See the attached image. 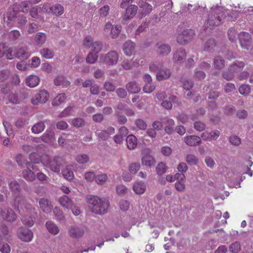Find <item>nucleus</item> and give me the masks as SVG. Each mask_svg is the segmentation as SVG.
I'll use <instances>...</instances> for the list:
<instances>
[{"instance_id": "f257e3e1", "label": "nucleus", "mask_w": 253, "mask_h": 253, "mask_svg": "<svg viewBox=\"0 0 253 253\" xmlns=\"http://www.w3.org/2000/svg\"><path fill=\"white\" fill-rule=\"evenodd\" d=\"M8 185L15 197L14 201L12 204V207L22 215L25 213L31 215L35 213V208L28 203L25 197L20 194L21 188L19 183L15 180H11Z\"/></svg>"}, {"instance_id": "f03ea898", "label": "nucleus", "mask_w": 253, "mask_h": 253, "mask_svg": "<svg viewBox=\"0 0 253 253\" xmlns=\"http://www.w3.org/2000/svg\"><path fill=\"white\" fill-rule=\"evenodd\" d=\"M86 202L90 211L96 214L103 215L107 213L110 207V203L106 198H100L96 196H89L86 198Z\"/></svg>"}, {"instance_id": "7ed1b4c3", "label": "nucleus", "mask_w": 253, "mask_h": 253, "mask_svg": "<svg viewBox=\"0 0 253 253\" xmlns=\"http://www.w3.org/2000/svg\"><path fill=\"white\" fill-rule=\"evenodd\" d=\"M19 5L15 4L12 9H9L6 15L4 17V21L7 26L12 27L16 24L18 27L24 26L26 22V18L23 14H21L17 10Z\"/></svg>"}, {"instance_id": "20e7f679", "label": "nucleus", "mask_w": 253, "mask_h": 253, "mask_svg": "<svg viewBox=\"0 0 253 253\" xmlns=\"http://www.w3.org/2000/svg\"><path fill=\"white\" fill-rule=\"evenodd\" d=\"M42 164L50 170L56 173H59L65 165L64 161L61 157L55 156L51 159L49 155L45 154L42 155Z\"/></svg>"}, {"instance_id": "39448f33", "label": "nucleus", "mask_w": 253, "mask_h": 253, "mask_svg": "<svg viewBox=\"0 0 253 253\" xmlns=\"http://www.w3.org/2000/svg\"><path fill=\"white\" fill-rule=\"evenodd\" d=\"M225 17L222 8L220 7L212 8L209 14L207 24L210 26H218Z\"/></svg>"}, {"instance_id": "423d86ee", "label": "nucleus", "mask_w": 253, "mask_h": 253, "mask_svg": "<svg viewBox=\"0 0 253 253\" xmlns=\"http://www.w3.org/2000/svg\"><path fill=\"white\" fill-rule=\"evenodd\" d=\"M119 58L118 53L116 51L112 50L106 54L100 55L99 61L107 66H112L118 63Z\"/></svg>"}, {"instance_id": "0eeeda50", "label": "nucleus", "mask_w": 253, "mask_h": 253, "mask_svg": "<svg viewBox=\"0 0 253 253\" xmlns=\"http://www.w3.org/2000/svg\"><path fill=\"white\" fill-rule=\"evenodd\" d=\"M26 169L22 171L23 177L28 181H33L36 179V175L34 172L31 169L35 171L39 170L37 167L32 164V163L27 162L26 163Z\"/></svg>"}, {"instance_id": "6e6552de", "label": "nucleus", "mask_w": 253, "mask_h": 253, "mask_svg": "<svg viewBox=\"0 0 253 253\" xmlns=\"http://www.w3.org/2000/svg\"><path fill=\"white\" fill-rule=\"evenodd\" d=\"M49 98V93L46 89H41L33 97L31 102L34 105L44 104Z\"/></svg>"}, {"instance_id": "1a4fd4ad", "label": "nucleus", "mask_w": 253, "mask_h": 253, "mask_svg": "<svg viewBox=\"0 0 253 253\" xmlns=\"http://www.w3.org/2000/svg\"><path fill=\"white\" fill-rule=\"evenodd\" d=\"M194 36L193 30H184L179 33L177 37V42L180 44H185L190 41Z\"/></svg>"}, {"instance_id": "9d476101", "label": "nucleus", "mask_w": 253, "mask_h": 253, "mask_svg": "<svg viewBox=\"0 0 253 253\" xmlns=\"http://www.w3.org/2000/svg\"><path fill=\"white\" fill-rule=\"evenodd\" d=\"M17 235L19 239L26 242H31L33 238V232L23 227H20L17 229Z\"/></svg>"}, {"instance_id": "9b49d317", "label": "nucleus", "mask_w": 253, "mask_h": 253, "mask_svg": "<svg viewBox=\"0 0 253 253\" xmlns=\"http://www.w3.org/2000/svg\"><path fill=\"white\" fill-rule=\"evenodd\" d=\"M154 50L158 55L165 56L170 53L171 48L169 44L160 42L156 44Z\"/></svg>"}, {"instance_id": "f8f14e48", "label": "nucleus", "mask_w": 253, "mask_h": 253, "mask_svg": "<svg viewBox=\"0 0 253 253\" xmlns=\"http://www.w3.org/2000/svg\"><path fill=\"white\" fill-rule=\"evenodd\" d=\"M0 216L3 219L9 222H13L17 219L16 214L9 208H4L3 210L0 209Z\"/></svg>"}, {"instance_id": "ddd939ff", "label": "nucleus", "mask_w": 253, "mask_h": 253, "mask_svg": "<svg viewBox=\"0 0 253 253\" xmlns=\"http://www.w3.org/2000/svg\"><path fill=\"white\" fill-rule=\"evenodd\" d=\"M115 132V128L109 126L106 130H97L95 132L98 140L106 141L108 140L111 135L113 134Z\"/></svg>"}, {"instance_id": "4468645a", "label": "nucleus", "mask_w": 253, "mask_h": 253, "mask_svg": "<svg viewBox=\"0 0 253 253\" xmlns=\"http://www.w3.org/2000/svg\"><path fill=\"white\" fill-rule=\"evenodd\" d=\"M84 233V227L78 225H72L69 228V234L73 238L78 239L82 237Z\"/></svg>"}, {"instance_id": "2eb2a0df", "label": "nucleus", "mask_w": 253, "mask_h": 253, "mask_svg": "<svg viewBox=\"0 0 253 253\" xmlns=\"http://www.w3.org/2000/svg\"><path fill=\"white\" fill-rule=\"evenodd\" d=\"M239 39L242 48L249 50L251 46V35L246 32H242L239 35Z\"/></svg>"}, {"instance_id": "dca6fc26", "label": "nucleus", "mask_w": 253, "mask_h": 253, "mask_svg": "<svg viewBox=\"0 0 253 253\" xmlns=\"http://www.w3.org/2000/svg\"><path fill=\"white\" fill-rule=\"evenodd\" d=\"M31 52L27 46L16 47L15 57L20 59H27L31 56Z\"/></svg>"}, {"instance_id": "f3484780", "label": "nucleus", "mask_w": 253, "mask_h": 253, "mask_svg": "<svg viewBox=\"0 0 253 253\" xmlns=\"http://www.w3.org/2000/svg\"><path fill=\"white\" fill-rule=\"evenodd\" d=\"M168 98L169 100H163L161 102V105L165 109L169 110L172 108V103L174 104L178 103V99L176 96L173 94H169Z\"/></svg>"}, {"instance_id": "a211bd4d", "label": "nucleus", "mask_w": 253, "mask_h": 253, "mask_svg": "<svg viewBox=\"0 0 253 253\" xmlns=\"http://www.w3.org/2000/svg\"><path fill=\"white\" fill-rule=\"evenodd\" d=\"M138 7L134 4L128 6L126 10L125 13L123 15V19L125 21L132 18L136 14Z\"/></svg>"}, {"instance_id": "6ab92c4d", "label": "nucleus", "mask_w": 253, "mask_h": 253, "mask_svg": "<svg viewBox=\"0 0 253 253\" xmlns=\"http://www.w3.org/2000/svg\"><path fill=\"white\" fill-rule=\"evenodd\" d=\"M92 51L96 54H98L101 51H106L109 49V45L103 44L100 41H95L93 42L92 46Z\"/></svg>"}, {"instance_id": "aec40b11", "label": "nucleus", "mask_w": 253, "mask_h": 253, "mask_svg": "<svg viewBox=\"0 0 253 253\" xmlns=\"http://www.w3.org/2000/svg\"><path fill=\"white\" fill-rule=\"evenodd\" d=\"M47 40V35L43 32L37 33L33 39L34 45L42 46Z\"/></svg>"}, {"instance_id": "412c9836", "label": "nucleus", "mask_w": 253, "mask_h": 253, "mask_svg": "<svg viewBox=\"0 0 253 253\" xmlns=\"http://www.w3.org/2000/svg\"><path fill=\"white\" fill-rule=\"evenodd\" d=\"M186 56L185 50L183 48L178 49L173 54V60L174 62L181 63Z\"/></svg>"}, {"instance_id": "4be33fe9", "label": "nucleus", "mask_w": 253, "mask_h": 253, "mask_svg": "<svg viewBox=\"0 0 253 253\" xmlns=\"http://www.w3.org/2000/svg\"><path fill=\"white\" fill-rule=\"evenodd\" d=\"M184 141L188 146H194L201 144V138L196 135H190L184 137Z\"/></svg>"}, {"instance_id": "5701e85b", "label": "nucleus", "mask_w": 253, "mask_h": 253, "mask_svg": "<svg viewBox=\"0 0 253 253\" xmlns=\"http://www.w3.org/2000/svg\"><path fill=\"white\" fill-rule=\"evenodd\" d=\"M39 203L40 208L43 212L48 213L51 211L53 209V206L47 199L42 198L40 199Z\"/></svg>"}, {"instance_id": "b1692460", "label": "nucleus", "mask_w": 253, "mask_h": 253, "mask_svg": "<svg viewBox=\"0 0 253 253\" xmlns=\"http://www.w3.org/2000/svg\"><path fill=\"white\" fill-rule=\"evenodd\" d=\"M138 5L141 9V14L142 16L148 15L152 10V6L143 0L139 1Z\"/></svg>"}, {"instance_id": "393cba45", "label": "nucleus", "mask_w": 253, "mask_h": 253, "mask_svg": "<svg viewBox=\"0 0 253 253\" xmlns=\"http://www.w3.org/2000/svg\"><path fill=\"white\" fill-rule=\"evenodd\" d=\"M135 43L130 41H126L123 45V50L125 54L128 56L134 53Z\"/></svg>"}, {"instance_id": "a878e982", "label": "nucleus", "mask_w": 253, "mask_h": 253, "mask_svg": "<svg viewBox=\"0 0 253 253\" xmlns=\"http://www.w3.org/2000/svg\"><path fill=\"white\" fill-rule=\"evenodd\" d=\"M58 202L62 207L68 210L73 206L74 203V201L66 195L61 196L58 199Z\"/></svg>"}, {"instance_id": "bb28decb", "label": "nucleus", "mask_w": 253, "mask_h": 253, "mask_svg": "<svg viewBox=\"0 0 253 253\" xmlns=\"http://www.w3.org/2000/svg\"><path fill=\"white\" fill-rule=\"evenodd\" d=\"M128 92L131 94L137 93L141 90L140 86L135 81H131L128 83L126 86Z\"/></svg>"}, {"instance_id": "cd10ccee", "label": "nucleus", "mask_w": 253, "mask_h": 253, "mask_svg": "<svg viewBox=\"0 0 253 253\" xmlns=\"http://www.w3.org/2000/svg\"><path fill=\"white\" fill-rule=\"evenodd\" d=\"M171 73L169 69L163 68L160 69L157 73L156 78L157 80L162 81L168 79L170 76Z\"/></svg>"}, {"instance_id": "c85d7f7f", "label": "nucleus", "mask_w": 253, "mask_h": 253, "mask_svg": "<svg viewBox=\"0 0 253 253\" xmlns=\"http://www.w3.org/2000/svg\"><path fill=\"white\" fill-rule=\"evenodd\" d=\"M142 165L151 167L155 164V160L153 157L149 154H145L141 158Z\"/></svg>"}, {"instance_id": "c756f323", "label": "nucleus", "mask_w": 253, "mask_h": 253, "mask_svg": "<svg viewBox=\"0 0 253 253\" xmlns=\"http://www.w3.org/2000/svg\"><path fill=\"white\" fill-rule=\"evenodd\" d=\"M40 78L36 75H30L26 80V84L30 87H34L39 84Z\"/></svg>"}, {"instance_id": "7c9ffc66", "label": "nucleus", "mask_w": 253, "mask_h": 253, "mask_svg": "<svg viewBox=\"0 0 253 253\" xmlns=\"http://www.w3.org/2000/svg\"><path fill=\"white\" fill-rule=\"evenodd\" d=\"M245 64L243 61H236L229 66V69L234 74L238 73L242 71L244 68Z\"/></svg>"}, {"instance_id": "2f4dec72", "label": "nucleus", "mask_w": 253, "mask_h": 253, "mask_svg": "<svg viewBox=\"0 0 253 253\" xmlns=\"http://www.w3.org/2000/svg\"><path fill=\"white\" fill-rule=\"evenodd\" d=\"M137 138L134 135L131 134L127 136L126 138L127 148L129 150L134 149L137 146Z\"/></svg>"}, {"instance_id": "473e14b6", "label": "nucleus", "mask_w": 253, "mask_h": 253, "mask_svg": "<svg viewBox=\"0 0 253 253\" xmlns=\"http://www.w3.org/2000/svg\"><path fill=\"white\" fill-rule=\"evenodd\" d=\"M40 53L41 56L46 59H51L54 56V52L52 49L48 47H44L40 50Z\"/></svg>"}, {"instance_id": "72a5a7b5", "label": "nucleus", "mask_w": 253, "mask_h": 253, "mask_svg": "<svg viewBox=\"0 0 253 253\" xmlns=\"http://www.w3.org/2000/svg\"><path fill=\"white\" fill-rule=\"evenodd\" d=\"M54 83L55 85L57 86H62L63 87H68L70 84V82L62 76H58L55 78L54 80Z\"/></svg>"}, {"instance_id": "f704fd0d", "label": "nucleus", "mask_w": 253, "mask_h": 253, "mask_svg": "<svg viewBox=\"0 0 253 253\" xmlns=\"http://www.w3.org/2000/svg\"><path fill=\"white\" fill-rule=\"evenodd\" d=\"M132 189L136 194H142L146 190V185L141 181L136 182L133 184Z\"/></svg>"}, {"instance_id": "c9c22d12", "label": "nucleus", "mask_w": 253, "mask_h": 253, "mask_svg": "<svg viewBox=\"0 0 253 253\" xmlns=\"http://www.w3.org/2000/svg\"><path fill=\"white\" fill-rule=\"evenodd\" d=\"M54 136V132L50 129H47L41 136V139L44 142L49 143L52 142Z\"/></svg>"}, {"instance_id": "e433bc0d", "label": "nucleus", "mask_w": 253, "mask_h": 253, "mask_svg": "<svg viewBox=\"0 0 253 253\" xmlns=\"http://www.w3.org/2000/svg\"><path fill=\"white\" fill-rule=\"evenodd\" d=\"M45 127L44 122L40 121L36 123L31 128V131L35 134H39L43 131Z\"/></svg>"}, {"instance_id": "4c0bfd02", "label": "nucleus", "mask_w": 253, "mask_h": 253, "mask_svg": "<svg viewBox=\"0 0 253 253\" xmlns=\"http://www.w3.org/2000/svg\"><path fill=\"white\" fill-rule=\"evenodd\" d=\"M8 99L10 103L13 104H19L21 102V98L18 92H11L8 96Z\"/></svg>"}, {"instance_id": "58836bf2", "label": "nucleus", "mask_w": 253, "mask_h": 253, "mask_svg": "<svg viewBox=\"0 0 253 253\" xmlns=\"http://www.w3.org/2000/svg\"><path fill=\"white\" fill-rule=\"evenodd\" d=\"M213 65L215 69L220 70L225 66V61L220 56H217L213 59Z\"/></svg>"}, {"instance_id": "ea45409f", "label": "nucleus", "mask_w": 253, "mask_h": 253, "mask_svg": "<svg viewBox=\"0 0 253 253\" xmlns=\"http://www.w3.org/2000/svg\"><path fill=\"white\" fill-rule=\"evenodd\" d=\"M166 122H164L166 126L165 127V131L167 134H171L173 132V126L175 123L173 120L170 118H166Z\"/></svg>"}, {"instance_id": "a19ab883", "label": "nucleus", "mask_w": 253, "mask_h": 253, "mask_svg": "<svg viewBox=\"0 0 253 253\" xmlns=\"http://www.w3.org/2000/svg\"><path fill=\"white\" fill-rule=\"evenodd\" d=\"M66 97V95L64 93L59 94L52 100V105L54 106H59L61 103L64 102Z\"/></svg>"}, {"instance_id": "79ce46f5", "label": "nucleus", "mask_w": 253, "mask_h": 253, "mask_svg": "<svg viewBox=\"0 0 253 253\" xmlns=\"http://www.w3.org/2000/svg\"><path fill=\"white\" fill-rule=\"evenodd\" d=\"M46 227L49 232L53 235H56L59 232L58 226L51 221H47L46 223Z\"/></svg>"}, {"instance_id": "37998d69", "label": "nucleus", "mask_w": 253, "mask_h": 253, "mask_svg": "<svg viewBox=\"0 0 253 253\" xmlns=\"http://www.w3.org/2000/svg\"><path fill=\"white\" fill-rule=\"evenodd\" d=\"M71 125L76 128L83 127L85 125L84 119L77 117L72 120Z\"/></svg>"}, {"instance_id": "c03bdc74", "label": "nucleus", "mask_w": 253, "mask_h": 253, "mask_svg": "<svg viewBox=\"0 0 253 253\" xmlns=\"http://www.w3.org/2000/svg\"><path fill=\"white\" fill-rule=\"evenodd\" d=\"M64 13V7L61 4H55L51 6V13L59 16Z\"/></svg>"}, {"instance_id": "a18cd8bd", "label": "nucleus", "mask_w": 253, "mask_h": 253, "mask_svg": "<svg viewBox=\"0 0 253 253\" xmlns=\"http://www.w3.org/2000/svg\"><path fill=\"white\" fill-rule=\"evenodd\" d=\"M216 45L215 41L213 39L208 40L205 44L204 49L206 51H212Z\"/></svg>"}, {"instance_id": "49530a36", "label": "nucleus", "mask_w": 253, "mask_h": 253, "mask_svg": "<svg viewBox=\"0 0 253 253\" xmlns=\"http://www.w3.org/2000/svg\"><path fill=\"white\" fill-rule=\"evenodd\" d=\"M31 163L35 165L36 164L42 163V156L40 157L37 153H32L30 154L29 157Z\"/></svg>"}, {"instance_id": "de8ad7c7", "label": "nucleus", "mask_w": 253, "mask_h": 253, "mask_svg": "<svg viewBox=\"0 0 253 253\" xmlns=\"http://www.w3.org/2000/svg\"><path fill=\"white\" fill-rule=\"evenodd\" d=\"M76 161L80 164L87 163L89 161V156L85 154H80L76 157Z\"/></svg>"}, {"instance_id": "09e8293b", "label": "nucleus", "mask_w": 253, "mask_h": 253, "mask_svg": "<svg viewBox=\"0 0 253 253\" xmlns=\"http://www.w3.org/2000/svg\"><path fill=\"white\" fill-rule=\"evenodd\" d=\"M199 159L193 154H187L186 156V161L189 165H197Z\"/></svg>"}, {"instance_id": "8fccbe9b", "label": "nucleus", "mask_w": 253, "mask_h": 253, "mask_svg": "<svg viewBox=\"0 0 253 253\" xmlns=\"http://www.w3.org/2000/svg\"><path fill=\"white\" fill-rule=\"evenodd\" d=\"M15 51L16 47H10L7 46V48L5 52L6 58L8 60H12L15 57Z\"/></svg>"}, {"instance_id": "3c124183", "label": "nucleus", "mask_w": 253, "mask_h": 253, "mask_svg": "<svg viewBox=\"0 0 253 253\" xmlns=\"http://www.w3.org/2000/svg\"><path fill=\"white\" fill-rule=\"evenodd\" d=\"M62 173L63 177L67 180H70L74 178V173L70 168L67 167L62 170Z\"/></svg>"}, {"instance_id": "603ef678", "label": "nucleus", "mask_w": 253, "mask_h": 253, "mask_svg": "<svg viewBox=\"0 0 253 253\" xmlns=\"http://www.w3.org/2000/svg\"><path fill=\"white\" fill-rule=\"evenodd\" d=\"M167 169L168 168L166 164L163 162H161L157 165L156 169L157 174L160 176H162L166 172Z\"/></svg>"}, {"instance_id": "864d4df0", "label": "nucleus", "mask_w": 253, "mask_h": 253, "mask_svg": "<svg viewBox=\"0 0 253 253\" xmlns=\"http://www.w3.org/2000/svg\"><path fill=\"white\" fill-rule=\"evenodd\" d=\"M108 176L106 173H102L96 175L95 181L99 185H103L107 180Z\"/></svg>"}, {"instance_id": "5fc2aeb1", "label": "nucleus", "mask_w": 253, "mask_h": 253, "mask_svg": "<svg viewBox=\"0 0 253 253\" xmlns=\"http://www.w3.org/2000/svg\"><path fill=\"white\" fill-rule=\"evenodd\" d=\"M74 106H69L64 109L59 115V118H65L69 116L73 112Z\"/></svg>"}, {"instance_id": "6e6d98bb", "label": "nucleus", "mask_w": 253, "mask_h": 253, "mask_svg": "<svg viewBox=\"0 0 253 253\" xmlns=\"http://www.w3.org/2000/svg\"><path fill=\"white\" fill-rule=\"evenodd\" d=\"M15 160L18 166L21 168H23L24 165L26 166V163L27 162L24 156L20 153L16 156Z\"/></svg>"}, {"instance_id": "4d7b16f0", "label": "nucleus", "mask_w": 253, "mask_h": 253, "mask_svg": "<svg viewBox=\"0 0 253 253\" xmlns=\"http://www.w3.org/2000/svg\"><path fill=\"white\" fill-rule=\"evenodd\" d=\"M239 91L242 95L247 96L251 92L250 86L248 84H242L239 87Z\"/></svg>"}, {"instance_id": "13d9d810", "label": "nucleus", "mask_w": 253, "mask_h": 253, "mask_svg": "<svg viewBox=\"0 0 253 253\" xmlns=\"http://www.w3.org/2000/svg\"><path fill=\"white\" fill-rule=\"evenodd\" d=\"M21 36L18 30H14L10 31L8 34V38L10 41H15L18 40Z\"/></svg>"}, {"instance_id": "bf43d9fd", "label": "nucleus", "mask_w": 253, "mask_h": 253, "mask_svg": "<svg viewBox=\"0 0 253 253\" xmlns=\"http://www.w3.org/2000/svg\"><path fill=\"white\" fill-rule=\"evenodd\" d=\"M97 59V54L91 52L88 54L86 58V61L89 64H94L96 62Z\"/></svg>"}, {"instance_id": "052dcab7", "label": "nucleus", "mask_w": 253, "mask_h": 253, "mask_svg": "<svg viewBox=\"0 0 253 253\" xmlns=\"http://www.w3.org/2000/svg\"><path fill=\"white\" fill-rule=\"evenodd\" d=\"M41 13V6H40L34 7L30 11V15L34 18H38L39 15Z\"/></svg>"}, {"instance_id": "680f3d73", "label": "nucleus", "mask_w": 253, "mask_h": 253, "mask_svg": "<svg viewBox=\"0 0 253 253\" xmlns=\"http://www.w3.org/2000/svg\"><path fill=\"white\" fill-rule=\"evenodd\" d=\"M134 62L128 60H124L121 63L122 67L126 70L131 69L134 66Z\"/></svg>"}, {"instance_id": "e2e57ef3", "label": "nucleus", "mask_w": 253, "mask_h": 253, "mask_svg": "<svg viewBox=\"0 0 253 253\" xmlns=\"http://www.w3.org/2000/svg\"><path fill=\"white\" fill-rule=\"evenodd\" d=\"M222 76L223 78L226 80L231 81L233 79L234 77V74L233 72L230 71L229 67L227 70L223 71L222 72Z\"/></svg>"}, {"instance_id": "0e129e2a", "label": "nucleus", "mask_w": 253, "mask_h": 253, "mask_svg": "<svg viewBox=\"0 0 253 253\" xmlns=\"http://www.w3.org/2000/svg\"><path fill=\"white\" fill-rule=\"evenodd\" d=\"M93 42L92 38L90 36H87L84 38L83 44L85 48L88 49L92 46Z\"/></svg>"}, {"instance_id": "69168bd1", "label": "nucleus", "mask_w": 253, "mask_h": 253, "mask_svg": "<svg viewBox=\"0 0 253 253\" xmlns=\"http://www.w3.org/2000/svg\"><path fill=\"white\" fill-rule=\"evenodd\" d=\"M135 124L136 127L141 130H145L147 126L146 123L141 119H136L135 121Z\"/></svg>"}, {"instance_id": "338daca9", "label": "nucleus", "mask_w": 253, "mask_h": 253, "mask_svg": "<svg viewBox=\"0 0 253 253\" xmlns=\"http://www.w3.org/2000/svg\"><path fill=\"white\" fill-rule=\"evenodd\" d=\"M117 193L120 196H124L127 193V189L124 185L120 184L116 187Z\"/></svg>"}, {"instance_id": "774afa93", "label": "nucleus", "mask_w": 253, "mask_h": 253, "mask_svg": "<svg viewBox=\"0 0 253 253\" xmlns=\"http://www.w3.org/2000/svg\"><path fill=\"white\" fill-rule=\"evenodd\" d=\"M21 221L24 225L30 227L34 224V221L31 216L22 215Z\"/></svg>"}]
</instances>
